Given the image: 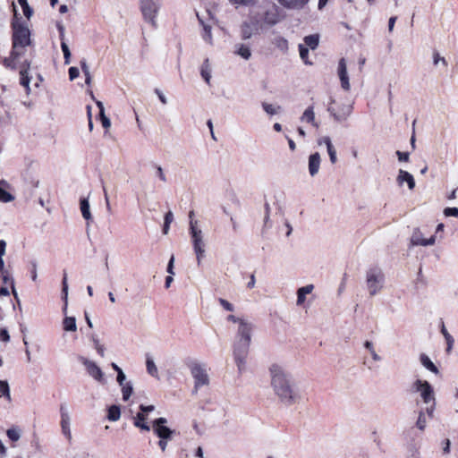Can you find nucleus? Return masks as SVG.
Wrapping results in <instances>:
<instances>
[{
  "mask_svg": "<svg viewBox=\"0 0 458 458\" xmlns=\"http://www.w3.org/2000/svg\"><path fill=\"white\" fill-rule=\"evenodd\" d=\"M268 373L272 390L283 404L293 406L301 402V392L284 365L274 362Z\"/></svg>",
  "mask_w": 458,
  "mask_h": 458,
  "instance_id": "nucleus-1",
  "label": "nucleus"
},
{
  "mask_svg": "<svg viewBox=\"0 0 458 458\" xmlns=\"http://www.w3.org/2000/svg\"><path fill=\"white\" fill-rule=\"evenodd\" d=\"M253 325L249 320L240 321L233 344V359L239 373L246 369V358L249 352Z\"/></svg>",
  "mask_w": 458,
  "mask_h": 458,
  "instance_id": "nucleus-2",
  "label": "nucleus"
},
{
  "mask_svg": "<svg viewBox=\"0 0 458 458\" xmlns=\"http://www.w3.org/2000/svg\"><path fill=\"white\" fill-rule=\"evenodd\" d=\"M31 33L28 26L22 22L13 23V55L21 56L26 47L31 45Z\"/></svg>",
  "mask_w": 458,
  "mask_h": 458,
  "instance_id": "nucleus-3",
  "label": "nucleus"
},
{
  "mask_svg": "<svg viewBox=\"0 0 458 458\" xmlns=\"http://www.w3.org/2000/svg\"><path fill=\"white\" fill-rule=\"evenodd\" d=\"M386 276L382 268L374 266L366 270L365 286L369 294L373 297L379 294L385 288Z\"/></svg>",
  "mask_w": 458,
  "mask_h": 458,
  "instance_id": "nucleus-4",
  "label": "nucleus"
},
{
  "mask_svg": "<svg viewBox=\"0 0 458 458\" xmlns=\"http://www.w3.org/2000/svg\"><path fill=\"white\" fill-rule=\"evenodd\" d=\"M413 392L419 393L421 400L427 404V413L429 418L434 417L436 410V397L432 386L422 379H416L411 386Z\"/></svg>",
  "mask_w": 458,
  "mask_h": 458,
  "instance_id": "nucleus-5",
  "label": "nucleus"
},
{
  "mask_svg": "<svg viewBox=\"0 0 458 458\" xmlns=\"http://www.w3.org/2000/svg\"><path fill=\"white\" fill-rule=\"evenodd\" d=\"M193 251L196 255L198 266H200L206 255V242L199 221H191L189 228Z\"/></svg>",
  "mask_w": 458,
  "mask_h": 458,
  "instance_id": "nucleus-6",
  "label": "nucleus"
},
{
  "mask_svg": "<svg viewBox=\"0 0 458 458\" xmlns=\"http://www.w3.org/2000/svg\"><path fill=\"white\" fill-rule=\"evenodd\" d=\"M162 6V0H140V8L143 19L153 28L157 27V15Z\"/></svg>",
  "mask_w": 458,
  "mask_h": 458,
  "instance_id": "nucleus-7",
  "label": "nucleus"
},
{
  "mask_svg": "<svg viewBox=\"0 0 458 458\" xmlns=\"http://www.w3.org/2000/svg\"><path fill=\"white\" fill-rule=\"evenodd\" d=\"M190 370L194 380L192 394H196L200 388L209 385V376L206 365L199 362L191 363Z\"/></svg>",
  "mask_w": 458,
  "mask_h": 458,
  "instance_id": "nucleus-8",
  "label": "nucleus"
},
{
  "mask_svg": "<svg viewBox=\"0 0 458 458\" xmlns=\"http://www.w3.org/2000/svg\"><path fill=\"white\" fill-rule=\"evenodd\" d=\"M262 29V23H260V20L258 18V15L250 13V20L245 21L241 25V38L244 40L250 38L253 35L258 34L259 30Z\"/></svg>",
  "mask_w": 458,
  "mask_h": 458,
  "instance_id": "nucleus-9",
  "label": "nucleus"
},
{
  "mask_svg": "<svg viewBox=\"0 0 458 458\" xmlns=\"http://www.w3.org/2000/svg\"><path fill=\"white\" fill-rule=\"evenodd\" d=\"M78 360L84 366L88 375L91 377L95 381L102 385L106 383L105 373L95 361L90 360L83 356H80Z\"/></svg>",
  "mask_w": 458,
  "mask_h": 458,
  "instance_id": "nucleus-10",
  "label": "nucleus"
},
{
  "mask_svg": "<svg viewBox=\"0 0 458 458\" xmlns=\"http://www.w3.org/2000/svg\"><path fill=\"white\" fill-rule=\"evenodd\" d=\"M335 100H331V104H334ZM328 113L334 117V119L338 123H343L346 121L352 112V105L351 104H343L338 106L336 109L332 105L327 107Z\"/></svg>",
  "mask_w": 458,
  "mask_h": 458,
  "instance_id": "nucleus-11",
  "label": "nucleus"
},
{
  "mask_svg": "<svg viewBox=\"0 0 458 458\" xmlns=\"http://www.w3.org/2000/svg\"><path fill=\"white\" fill-rule=\"evenodd\" d=\"M167 420L165 418H158L153 420L152 428L155 435L159 438L172 439L174 430L165 426Z\"/></svg>",
  "mask_w": 458,
  "mask_h": 458,
  "instance_id": "nucleus-12",
  "label": "nucleus"
},
{
  "mask_svg": "<svg viewBox=\"0 0 458 458\" xmlns=\"http://www.w3.org/2000/svg\"><path fill=\"white\" fill-rule=\"evenodd\" d=\"M60 416H61V430L63 435L66 437L68 441H71L72 432H71V417L69 411L65 405H61L60 407Z\"/></svg>",
  "mask_w": 458,
  "mask_h": 458,
  "instance_id": "nucleus-13",
  "label": "nucleus"
},
{
  "mask_svg": "<svg viewBox=\"0 0 458 458\" xmlns=\"http://www.w3.org/2000/svg\"><path fill=\"white\" fill-rule=\"evenodd\" d=\"M280 21L281 17L279 14V9L276 4H274L272 9L266 11L260 23H262V28L264 25L271 27L277 24Z\"/></svg>",
  "mask_w": 458,
  "mask_h": 458,
  "instance_id": "nucleus-14",
  "label": "nucleus"
},
{
  "mask_svg": "<svg viewBox=\"0 0 458 458\" xmlns=\"http://www.w3.org/2000/svg\"><path fill=\"white\" fill-rule=\"evenodd\" d=\"M337 73L340 79L341 87L345 91H349L351 89L349 76L347 72V65L344 58H341L338 63Z\"/></svg>",
  "mask_w": 458,
  "mask_h": 458,
  "instance_id": "nucleus-15",
  "label": "nucleus"
},
{
  "mask_svg": "<svg viewBox=\"0 0 458 458\" xmlns=\"http://www.w3.org/2000/svg\"><path fill=\"white\" fill-rule=\"evenodd\" d=\"M435 242V236H431L428 239H425L419 229L414 230L411 237V244L412 246H430L433 245Z\"/></svg>",
  "mask_w": 458,
  "mask_h": 458,
  "instance_id": "nucleus-16",
  "label": "nucleus"
},
{
  "mask_svg": "<svg viewBox=\"0 0 458 458\" xmlns=\"http://www.w3.org/2000/svg\"><path fill=\"white\" fill-rule=\"evenodd\" d=\"M397 184L402 187L404 183L407 184L409 190L412 191L415 188V180L411 174L409 172L400 169L396 177Z\"/></svg>",
  "mask_w": 458,
  "mask_h": 458,
  "instance_id": "nucleus-17",
  "label": "nucleus"
},
{
  "mask_svg": "<svg viewBox=\"0 0 458 458\" xmlns=\"http://www.w3.org/2000/svg\"><path fill=\"white\" fill-rule=\"evenodd\" d=\"M30 67V63L29 61H25L21 67L20 75H21V85L26 89L27 94L30 93V78L29 76V70Z\"/></svg>",
  "mask_w": 458,
  "mask_h": 458,
  "instance_id": "nucleus-18",
  "label": "nucleus"
},
{
  "mask_svg": "<svg viewBox=\"0 0 458 458\" xmlns=\"http://www.w3.org/2000/svg\"><path fill=\"white\" fill-rule=\"evenodd\" d=\"M300 120L301 123H310L316 129L319 127V123L316 121L313 106H310L304 110L303 114L300 117Z\"/></svg>",
  "mask_w": 458,
  "mask_h": 458,
  "instance_id": "nucleus-19",
  "label": "nucleus"
},
{
  "mask_svg": "<svg viewBox=\"0 0 458 458\" xmlns=\"http://www.w3.org/2000/svg\"><path fill=\"white\" fill-rule=\"evenodd\" d=\"M320 163H321V157H320L319 153L316 152V153L311 154L309 157L308 166H309V173H310V176L313 177L318 173L319 167H320Z\"/></svg>",
  "mask_w": 458,
  "mask_h": 458,
  "instance_id": "nucleus-20",
  "label": "nucleus"
},
{
  "mask_svg": "<svg viewBox=\"0 0 458 458\" xmlns=\"http://www.w3.org/2000/svg\"><path fill=\"white\" fill-rule=\"evenodd\" d=\"M310 0H278V3L289 10H301Z\"/></svg>",
  "mask_w": 458,
  "mask_h": 458,
  "instance_id": "nucleus-21",
  "label": "nucleus"
},
{
  "mask_svg": "<svg viewBox=\"0 0 458 458\" xmlns=\"http://www.w3.org/2000/svg\"><path fill=\"white\" fill-rule=\"evenodd\" d=\"M199 72H200V75L202 77V79L205 81V82L208 84V85H210V81H211V74H212V66H211V64L209 62V59L208 58H206L201 66H200V69H199Z\"/></svg>",
  "mask_w": 458,
  "mask_h": 458,
  "instance_id": "nucleus-22",
  "label": "nucleus"
},
{
  "mask_svg": "<svg viewBox=\"0 0 458 458\" xmlns=\"http://www.w3.org/2000/svg\"><path fill=\"white\" fill-rule=\"evenodd\" d=\"M314 289L313 284H307L305 286L300 287L297 290V301L296 304L297 306H301L306 301V296L312 293Z\"/></svg>",
  "mask_w": 458,
  "mask_h": 458,
  "instance_id": "nucleus-23",
  "label": "nucleus"
},
{
  "mask_svg": "<svg viewBox=\"0 0 458 458\" xmlns=\"http://www.w3.org/2000/svg\"><path fill=\"white\" fill-rule=\"evenodd\" d=\"M420 361L421 365L428 371L434 373L435 375L439 374V369L433 363V361L430 360V358L427 354L421 353L420 355Z\"/></svg>",
  "mask_w": 458,
  "mask_h": 458,
  "instance_id": "nucleus-24",
  "label": "nucleus"
},
{
  "mask_svg": "<svg viewBox=\"0 0 458 458\" xmlns=\"http://www.w3.org/2000/svg\"><path fill=\"white\" fill-rule=\"evenodd\" d=\"M234 54L241 56L244 60H249L251 56V51L250 47L243 43L235 44Z\"/></svg>",
  "mask_w": 458,
  "mask_h": 458,
  "instance_id": "nucleus-25",
  "label": "nucleus"
},
{
  "mask_svg": "<svg viewBox=\"0 0 458 458\" xmlns=\"http://www.w3.org/2000/svg\"><path fill=\"white\" fill-rule=\"evenodd\" d=\"M147 416L143 414V412H138L136 416L133 418V425L136 428H140L141 430L149 431L150 427L146 422Z\"/></svg>",
  "mask_w": 458,
  "mask_h": 458,
  "instance_id": "nucleus-26",
  "label": "nucleus"
},
{
  "mask_svg": "<svg viewBox=\"0 0 458 458\" xmlns=\"http://www.w3.org/2000/svg\"><path fill=\"white\" fill-rule=\"evenodd\" d=\"M431 419L432 418H429L428 416L427 407H426L424 410H422L419 412V417H418V420L416 422V427L421 431L424 430L427 427L428 420Z\"/></svg>",
  "mask_w": 458,
  "mask_h": 458,
  "instance_id": "nucleus-27",
  "label": "nucleus"
},
{
  "mask_svg": "<svg viewBox=\"0 0 458 458\" xmlns=\"http://www.w3.org/2000/svg\"><path fill=\"white\" fill-rule=\"evenodd\" d=\"M80 208H81V212L83 218L87 221L91 220L92 216L90 213V207H89V202L88 199L84 198V199H81Z\"/></svg>",
  "mask_w": 458,
  "mask_h": 458,
  "instance_id": "nucleus-28",
  "label": "nucleus"
},
{
  "mask_svg": "<svg viewBox=\"0 0 458 458\" xmlns=\"http://www.w3.org/2000/svg\"><path fill=\"white\" fill-rule=\"evenodd\" d=\"M63 327L66 332H75L77 330L76 318L74 317H65L63 320Z\"/></svg>",
  "mask_w": 458,
  "mask_h": 458,
  "instance_id": "nucleus-29",
  "label": "nucleus"
},
{
  "mask_svg": "<svg viewBox=\"0 0 458 458\" xmlns=\"http://www.w3.org/2000/svg\"><path fill=\"white\" fill-rule=\"evenodd\" d=\"M304 46H306L308 48L310 49H316L318 46L319 38L318 36L316 34L309 35L304 38Z\"/></svg>",
  "mask_w": 458,
  "mask_h": 458,
  "instance_id": "nucleus-30",
  "label": "nucleus"
},
{
  "mask_svg": "<svg viewBox=\"0 0 458 458\" xmlns=\"http://www.w3.org/2000/svg\"><path fill=\"white\" fill-rule=\"evenodd\" d=\"M121 417V409L118 405H111L108 408L107 419L110 421H117Z\"/></svg>",
  "mask_w": 458,
  "mask_h": 458,
  "instance_id": "nucleus-31",
  "label": "nucleus"
},
{
  "mask_svg": "<svg viewBox=\"0 0 458 458\" xmlns=\"http://www.w3.org/2000/svg\"><path fill=\"white\" fill-rule=\"evenodd\" d=\"M122 397L124 402H127L133 393V384L131 381H128L123 387H121Z\"/></svg>",
  "mask_w": 458,
  "mask_h": 458,
  "instance_id": "nucleus-32",
  "label": "nucleus"
},
{
  "mask_svg": "<svg viewBox=\"0 0 458 458\" xmlns=\"http://www.w3.org/2000/svg\"><path fill=\"white\" fill-rule=\"evenodd\" d=\"M146 368L148 373L153 377L158 378V370L157 368L151 357H147L146 360Z\"/></svg>",
  "mask_w": 458,
  "mask_h": 458,
  "instance_id": "nucleus-33",
  "label": "nucleus"
},
{
  "mask_svg": "<svg viewBox=\"0 0 458 458\" xmlns=\"http://www.w3.org/2000/svg\"><path fill=\"white\" fill-rule=\"evenodd\" d=\"M200 23L203 26V33H202V38L205 42H207L209 45H213V38H212V32H211V27L209 25L205 24L202 20L199 18Z\"/></svg>",
  "mask_w": 458,
  "mask_h": 458,
  "instance_id": "nucleus-34",
  "label": "nucleus"
},
{
  "mask_svg": "<svg viewBox=\"0 0 458 458\" xmlns=\"http://www.w3.org/2000/svg\"><path fill=\"white\" fill-rule=\"evenodd\" d=\"M0 397H4L8 402H11V393L8 382L0 380Z\"/></svg>",
  "mask_w": 458,
  "mask_h": 458,
  "instance_id": "nucleus-35",
  "label": "nucleus"
},
{
  "mask_svg": "<svg viewBox=\"0 0 458 458\" xmlns=\"http://www.w3.org/2000/svg\"><path fill=\"white\" fill-rule=\"evenodd\" d=\"M62 293H63V300L64 301L65 304L63 309L64 312H66L67 310V298H68V283H67V273L64 272V277L62 281Z\"/></svg>",
  "mask_w": 458,
  "mask_h": 458,
  "instance_id": "nucleus-36",
  "label": "nucleus"
},
{
  "mask_svg": "<svg viewBox=\"0 0 458 458\" xmlns=\"http://www.w3.org/2000/svg\"><path fill=\"white\" fill-rule=\"evenodd\" d=\"M441 333L442 335H444L445 339V342H446V344H447V348H446V351L447 352H449L453 346H454V337L448 333V331L446 330L445 325L443 324L442 327H441Z\"/></svg>",
  "mask_w": 458,
  "mask_h": 458,
  "instance_id": "nucleus-37",
  "label": "nucleus"
},
{
  "mask_svg": "<svg viewBox=\"0 0 458 458\" xmlns=\"http://www.w3.org/2000/svg\"><path fill=\"white\" fill-rule=\"evenodd\" d=\"M6 435L11 441L16 442L21 438V429L18 427L10 428L6 430Z\"/></svg>",
  "mask_w": 458,
  "mask_h": 458,
  "instance_id": "nucleus-38",
  "label": "nucleus"
},
{
  "mask_svg": "<svg viewBox=\"0 0 458 458\" xmlns=\"http://www.w3.org/2000/svg\"><path fill=\"white\" fill-rule=\"evenodd\" d=\"M300 57L306 64H312L309 60V48L303 44L299 45Z\"/></svg>",
  "mask_w": 458,
  "mask_h": 458,
  "instance_id": "nucleus-39",
  "label": "nucleus"
},
{
  "mask_svg": "<svg viewBox=\"0 0 458 458\" xmlns=\"http://www.w3.org/2000/svg\"><path fill=\"white\" fill-rule=\"evenodd\" d=\"M262 107H263L264 111L267 114H270V115L276 114L281 110V106H274L272 104H268V103H265V102L262 103Z\"/></svg>",
  "mask_w": 458,
  "mask_h": 458,
  "instance_id": "nucleus-40",
  "label": "nucleus"
},
{
  "mask_svg": "<svg viewBox=\"0 0 458 458\" xmlns=\"http://www.w3.org/2000/svg\"><path fill=\"white\" fill-rule=\"evenodd\" d=\"M434 66L441 64L444 67L447 66V61L445 57L441 56L437 51H434L432 55Z\"/></svg>",
  "mask_w": 458,
  "mask_h": 458,
  "instance_id": "nucleus-41",
  "label": "nucleus"
},
{
  "mask_svg": "<svg viewBox=\"0 0 458 458\" xmlns=\"http://www.w3.org/2000/svg\"><path fill=\"white\" fill-rule=\"evenodd\" d=\"M174 220V214L172 211H168L165 215V221H164V226H163V233L167 234L169 232L170 225Z\"/></svg>",
  "mask_w": 458,
  "mask_h": 458,
  "instance_id": "nucleus-42",
  "label": "nucleus"
},
{
  "mask_svg": "<svg viewBox=\"0 0 458 458\" xmlns=\"http://www.w3.org/2000/svg\"><path fill=\"white\" fill-rule=\"evenodd\" d=\"M19 4L21 5L23 14L27 19H30L33 13L32 9L30 7L28 4V0H18Z\"/></svg>",
  "mask_w": 458,
  "mask_h": 458,
  "instance_id": "nucleus-43",
  "label": "nucleus"
},
{
  "mask_svg": "<svg viewBox=\"0 0 458 458\" xmlns=\"http://www.w3.org/2000/svg\"><path fill=\"white\" fill-rule=\"evenodd\" d=\"M20 56H13V51L9 57L4 59L3 64L6 68L15 69L16 68V61Z\"/></svg>",
  "mask_w": 458,
  "mask_h": 458,
  "instance_id": "nucleus-44",
  "label": "nucleus"
},
{
  "mask_svg": "<svg viewBox=\"0 0 458 458\" xmlns=\"http://www.w3.org/2000/svg\"><path fill=\"white\" fill-rule=\"evenodd\" d=\"M61 48L64 54V64H69L71 62V51L65 41L61 42Z\"/></svg>",
  "mask_w": 458,
  "mask_h": 458,
  "instance_id": "nucleus-45",
  "label": "nucleus"
},
{
  "mask_svg": "<svg viewBox=\"0 0 458 458\" xmlns=\"http://www.w3.org/2000/svg\"><path fill=\"white\" fill-rule=\"evenodd\" d=\"M6 242L4 240H0V273L4 272V259L3 257L5 254Z\"/></svg>",
  "mask_w": 458,
  "mask_h": 458,
  "instance_id": "nucleus-46",
  "label": "nucleus"
},
{
  "mask_svg": "<svg viewBox=\"0 0 458 458\" xmlns=\"http://www.w3.org/2000/svg\"><path fill=\"white\" fill-rule=\"evenodd\" d=\"M155 174H156V176H157L159 178V180L162 182H166V181H167L166 175H165L161 165H155Z\"/></svg>",
  "mask_w": 458,
  "mask_h": 458,
  "instance_id": "nucleus-47",
  "label": "nucleus"
},
{
  "mask_svg": "<svg viewBox=\"0 0 458 458\" xmlns=\"http://www.w3.org/2000/svg\"><path fill=\"white\" fill-rule=\"evenodd\" d=\"M218 302L223 307V309L225 310L226 311H233L234 310V306L228 301H226L223 298H219Z\"/></svg>",
  "mask_w": 458,
  "mask_h": 458,
  "instance_id": "nucleus-48",
  "label": "nucleus"
},
{
  "mask_svg": "<svg viewBox=\"0 0 458 458\" xmlns=\"http://www.w3.org/2000/svg\"><path fill=\"white\" fill-rule=\"evenodd\" d=\"M13 199V196L9 192L0 188V201L6 203L11 201Z\"/></svg>",
  "mask_w": 458,
  "mask_h": 458,
  "instance_id": "nucleus-49",
  "label": "nucleus"
},
{
  "mask_svg": "<svg viewBox=\"0 0 458 458\" xmlns=\"http://www.w3.org/2000/svg\"><path fill=\"white\" fill-rule=\"evenodd\" d=\"M327 153L329 156L330 162L332 164H335L337 161V156H336V150H335L334 145L329 147L328 148H327Z\"/></svg>",
  "mask_w": 458,
  "mask_h": 458,
  "instance_id": "nucleus-50",
  "label": "nucleus"
},
{
  "mask_svg": "<svg viewBox=\"0 0 458 458\" xmlns=\"http://www.w3.org/2000/svg\"><path fill=\"white\" fill-rule=\"evenodd\" d=\"M444 215L458 218V208H446L444 209Z\"/></svg>",
  "mask_w": 458,
  "mask_h": 458,
  "instance_id": "nucleus-51",
  "label": "nucleus"
},
{
  "mask_svg": "<svg viewBox=\"0 0 458 458\" xmlns=\"http://www.w3.org/2000/svg\"><path fill=\"white\" fill-rule=\"evenodd\" d=\"M93 342H94L95 349L97 350L98 353L101 357H104V355H105V347L99 343L98 339H97V338H93Z\"/></svg>",
  "mask_w": 458,
  "mask_h": 458,
  "instance_id": "nucleus-52",
  "label": "nucleus"
},
{
  "mask_svg": "<svg viewBox=\"0 0 458 458\" xmlns=\"http://www.w3.org/2000/svg\"><path fill=\"white\" fill-rule=\"evenodd\" d=\"M318 144L319 146L325 145L327 147V148H328L329 147L333 146L331 139L328 136H324V137H321L320 139H318Z\"/></svg>",
  "mask_w": 458,
  "mask_h": 458,
  "instance_id": "nucleus-53",
  "label": "nucleus"
},
{
  "mask_svg": "<svg viewBox=\"0 0 458 458\" xmlns=\"http://www.w3.org/2000/svg\"><path fill=\"white\" fill-rule=\"evenodd\" d=\"M99 118H100V121H101V123H102V126L105 128V129H108L110 128L111 126V121L110 119L105 114H99Z\"/></svg>",
  "mask_w": 458,
  "mask_h": 458,
  "instance_id": "nucleus-54",
  "label": "nucleus"
},
{
  "mask_svg": "<svg viewBox=\"0 0 458 458\" xmlns=\"http://www.w3.org/2000/svg\"><path fill=\"white\" fill-rule=\"evenodd\" d=\"M68 72H69V78L71 81L75 80L80 74L79 69L77 67H73V66L69 68Z\"/></svg>",
  "mask_w": 458,
  "mask_h": 458,
  "instance_id": "nucleus-55",
  "label": "nucleus"
},
{
  "mask_svg": "<svg viewBox=\"0 0 458 458\" xmlns=\"http://www.w3.org/2000/svg\"><path fill=\"white\" fill-rule=\"evenodd\" d=\"M140 412H143V414H145L147 416L148 412H151V411H153L155 410V406L154 405H143V404H140Z\"/></svg>",
  "mask_w": 458,
  "mask_h": 458,
  "instance_id": "nucleus-56",
  "label": "nucleus"
},
{
  "mask_svg": "<svg viewBox=\"0 0 458 458\" xmlns=\"http://www.w3.org/2000/svg\"><path fill=\"white\" fill-rule=\"evenodd\" d=\"M0 339L5 343L10 341L9 333L5 328H0Z\"/></svg>",
  "mask_w": 458,
  "mask_h": 458,
  "instance_id": "nucleus-57",
  "label": "nucleus"
},
{
  "mask_svg": "<svg viewBox=\"0 0 458 458\" xmlns=\"http://www.w3.org/2000/svg\"><path fill=\"white\" fill-rule=\"evenodd\" d=\"M174 257L172 256L170 258V260L167 264V267H166V271L169 275L171 276H174Z\"/></svg>",
  "mask_w": 458,
  "mask_h": 458,
  "instance_id": "nucleus-58",
  "label": "nucleus"
},
{
  "mask_svg": "<svg viewBox=\"0 0 458 458\" xmlns=\"http://www.w3.org/2000/svg\"><path fill=\"white\" fill-rule=\"evenodd\" d=\"M155 93L157 94V96L158 97L159 100L161 101V103L163 105H166L167 104V98H166V97L164 95V93L160 89H155Z\"/></svg>",
  "mask_w": 458,
  "mask_h": 458,
  "instance_id": "nucleus-59",
  "label": "nucleus"
},
{
  "mask_svg": "<svg viewBox=\"0 0 458 458\" xmlns=\"http://www.w3.org/2000/svg\"><path fill=\"white\" fill-rule=\"evenodd\" d=\"M31 271H30V275H31V279L32 281H36L37 278H38V273H37V262L33 261L31 262Z\"/></svg>",
  "mask_w": 458,
  "mask_h": 458,
  "instance_id": "nucleus-60",
  "label": "nucleus"
},
{
  "mask_svg": "<svg viewBox=\"0 0 458 458\" xmlns=\"http://www.w3.org/2000/svg\"><path fill=\"white\" fill-rule=\"evenodd\" d=\"M396 155L398 157L399 161L407 162L409 160V153L408 152L396 151Z\"/></svg>",
  "mask_w": 458,
  "mask_h": 458,
  "instance_id": "nucleus-61",
  "label": "nucleus"
},
{
  "mask_svg": "<svg viewBox=\"0 0 458 458\" xmlns=\"http://www.w3.org/2000/svg\"><path fill=\"white\" fill-rule=\"evenodd\" d=\"M276 44H277L278 47L285 48V49L287 48V46H288L287 40L282 37H280L276 39Z\"/></svg>",
  "mask_w": 458,
  "mask_h": 458,
  "instance_id": "nucleus-62",
  "label": "nucleus"
},
{
  "mask_svg": "<svg viewBox=\"0 0 458 458\" xmlns=\"http://www.w3.org/2000/svg\"><path fill=\"white\" fill-rule=\"evenodd\" d=\"M170 439L168 438H159V441H158V446L160 447V449L165 452L166 447H167V445H168V441Z\"/></svg>",
  "mask_w": 458,
  "mask_h": 458,
  "instance_id": "nucleus-63",
  "label": "nucleus"
},
{
  "mask_svg": "<svg viewBox=\"0 0 458 458\" xmlns=\"http://www.w3.org/2000/svg\"><path fill=\"white\" fill-rule=\"evenodd\" d=\"M57 30L59 31V37H60V39H61V42L62 41H65L64 40V33H65V30H64V27L63 24L61 23H58L57 24Z\"/></svg>",
  "mask_w": 458,
  "mask_h": 458,
  "instance_id": "nucleus-64",
  "label": "nucleus"
}]
</instances>
